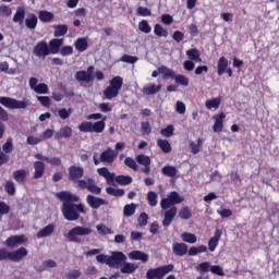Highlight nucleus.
I'll use <instances>...</instances> for the list:
<instances>
[{
  "mask_svg": "<svg viewBox=\"0 0 279 279\" xmlns=\"http://www.w3.org/2000/svg\"><path fill=\"white\" fill-rule=\"evenodd\" d=\"M57 197L63 202L62 215L66 221H77L80 213H84L83 204H73L80 202V196L71 194V192H60Z\"/></svg>",
  "mask_w": 279,
  "mask_h": 279,
  "instance_id": "1",
  "label": "nucleus"
},
{
  "mask_svg": "<svg viewBox=\"0 0 279 279\" xmlns=\"http://www.w3.org/2000/svg\"><path fill=\"white\" fill-rule=\"evenodd\" d=\"M83 177H84V168L80 166H71L69 168V180H72L73 182L78 180L77 186H80V189H87L89 193H94L95 195H100L101 187L95 184V180L93 178H85L83 180H80Z\"/></svg>",
  "mask_w": 279,
  "mask_h": 279,
  "instance_id": "2",
  "label": "nucleus"
},
{
  "mask_svg": "<svg viewBox=\"0 0 279 279\" xmlns=\"http://www.w3.org/2000/svg\"><path fill=\"white\" fill-rule=\"evenodd\" d=\"M97 173L105 178L107 184L110 186H114V180L121 186H125L128 184H132V177L130 175H118L114 178V173L108 171V168H98Z\"/></svg>",
  "mask_w": 279,
  "mask_h": 279,
  "instance_id": "3",
  "label": "nucleus"
},
{
  "mask_svg": "<svg viewBox=\"0 0 279 279\" xmlns=\"http://www.w3.org/2000/svg\"><path fill=\"white\" fill-rule=\"evenodd\" d=\"M123 88V77L114 76L110 82L109 86L104 90L106 99H114L119 97V90Z\"/></svg>",
  "mask_w": 279,
  "mask_h": 279,
  "instance_id": "4",
  "label": "nucleus"
},
{
  "mask_svg": "<svg viewBox=\"0 0 279 279\" xmlns=\"http://www.w3.org/2000/svg\"><path fill=\"white\" fill-rule=\"evenodd\" d=\"M88 234H93V229L77 226L72 228L68 234H65V238L71 243H82L80 236H88Z\"/></svg>",
  "mask_w": 279,
  "mask_h": 279,
  "instance_id": "5",
  "label": "nucleus"
},
{
  "mask_svg": "<svg viewBox=\"0 0 279 279\" xmlns=\"http://www.w3.org/2000/svg\"><path fill=\"white\" fill-rule=\"evenodd\" d=\"M106 118H104L100 121H97L95 123L93 122H82L78 125L80 132H87V133H93L95 132L96 134H101L104 130H106Z\"/></svg>",
  "mask_w": 279,
  "mask_h": 279,
  "instance_id": "6",
  "label": "nucleus"
},
{
  "mask_svg": "<svg viewBox=\"0 0 279 279\" xmlns=\"http://www.w3.org/2000/svg\"><path fill=\"white\" fill-rule=\"evenodd\" d=\"M184 198L180 195V193L173 191L167 194V197L161 198L160 208L162 210H167L171 208V206H175V204H182Z\"/></svg>",
  "mask_w": 279,
  "mask_h": 279,
  "instance_id": "7",
  "label": "nucleus"
},
{
  "mask_svg": "<svg viewBox=\"0 0 279 279\" xmlns=\"http://www.w3.org/2000/svg\"><path fill=\"white\" fill-rule=\"evenodd\" d=\"M0 104L9 110H25L29 106L27 100H16L11 97H0Z\"/></svg>",
  "mask_w": 279,
  "mask_h": 279,
  "instance_id": "8",
  "label": "nucleus"
},
{
  "mask_svg": "<svg viewBox=\"0 0 279 279\" xmlns=\"http://www.w3.org/2000/svg\"><path fill=\"white\" fill-rule=\"evenodd\" d=\"M174 269L173 264H169L166 266H160L158 268H154V269H149L146 272V278L147 279H162L165 278V276H167V274H171V271Z\"/></svg>",
  "mask_w": 279,
  "mask_h": 279,
  "instance_id": "9",
  "label": "nucleus"
},
{
  "mask_svg": "<svg viewBox=\"0 0 279 279\" xmlns=\"http://www.w3.org/2000/svg\"><path fill=\"white\" fill-rule=\"evenodd\" d=\"M125 260H128V256L123 252H111L108 260V267H111V269H119V267H121Z\"/></svg>",
  "mask_w": 279,
  "mask_h": 279,
  "instance_id": "10",
  "label": "nucleus"
},
{
  "mask_svg": "<svg viewBox=\"0 0 279 279\" xmlns=\"http://www.w3.org/2000/svg\"><path fill=\"white\" fill-rule=\"evenodd\" d=\"M28 84L29 88L37 95H49V86L45 83L38 84V78L31 77Z\"/></svg>",
  "mask_w": 279,
  "mask_h": 279,
  "instance_id": "11",
  "label": "nucleus"
},
{
  "mask_svg": "<svg viewBox=\"0 0 279 279\" xmlns=\"http://www.w3.org/2000/svg\"><path fill=\"white\" fill-rule=\"evenodd\" d=\"M33 53L36 58H47V56H51L49 52V44L45 40L37 43L33 48Z\"/></svg>",
  "mask_w": 279,
  "mask_h": 279,
  "instance_id": "12",
  "label": "nucleus"
},
{
  "mask_svg": "<svg viewBox=\"0 0 279 279\" xmlns=\"http://www.w3.org/2000/svg\"><path fill=\"white\" fill-rule=\"evenodd\" d=\"M25 243H27V236L12 235L5 240L4 245L14 250V247H19V245H25Z\"/></svg>",
  "mask_w": 279,
  "mask_h": 279,
  "instance_id": "13",
  "label": "nucleus"
},
{
  "mask_svg": "<svg viewBox=\"0 0 279 279\" xmlns=\"http://www.w3.org/2000/svg\"><path fill=\"white\" fill-rule=\"evenodd\" d=\"M163 220H162V226L163 228H169L171 226V222L173 219H175V215H178V207L172 206L170 209H163Z\"/></svg>",
  "mask_w": 279,
  "mask_h": 279,
  "instance_id": "14",
  "label": "nucleus"
},
{
  "mask_svg": "<svg viewBox=\"0 0 279 279\" xmlns=\"http://www.w3.org/2000/svg\"><path fill=\"white\" fill-rule=\"evenodd\" d=\"M64 45V38H54L51 39L48 44V51L50 56H56V53H60V47Z\"/></svg>",
  "mask_w": 279,
  "mask_h": 279,
  "instance_id": "15",
  "label": "nucleus"
},
{
  "mask_svg": "<svg viewBox=\"0 0 279 279\" xmlns=\"http://www.w3.org/2000/svg\"><path fill=\"white\" fill-rule=\"evenodd\" d=\"M25 256H27V248L25 247L9 252V260H12L13 263H21Z\"/></svg>",
  "mask_w": 279,
  "mask_h": 279,
  "instance_id": "16",
  "label": "nucleus"
},
{
  "mask_svg": "<svg viewBox=\"0 0 279 279\" xmlns=\"http://www.w3.org/2000/svg\"><path fill=\"white\" fill-rule=\"evenodd\" d=\"M117 156H119V153H117V150H113L112 148H107L100 154V160L101 162H114Z\"/></svg>",
  "mask_w": 279,
  "mask_h": 279,
  "instance_id": "17",
  "label": "nucleus"
},
{
  "mask_svg": "<svg viewBox=\"0 0 279 279\" xmlns=\"http://www.w3.org/2000/svg\"><path fill=\"white\" fill-rule=\"evenodd\" d=\"M221 230L216 229L214 236L208 241L209 252H215V250H217V246L219 245V241L221 239Z\"/></svg>",
  "mask_w": 279,
  "mask_h": 279,
  "instance_id": "18",
  "label": "nucleus"
},
{
  "mask_svg": "<svg viewBox=\"0 0 279 279\" xmlns=\"http://www.w3.org/2000/svg\"><path fill=\"white\" fill-rule=\"evenodd\" d=\"M73 136V129L71 126L65 125L61 128L56 134L54 138L60 141L61 138H71Z\"/></svg>",
  "mask_w": 279,
  "mask_h": 279,
  "instance_id": "19",
  "label": "nucleus"
},
{
  "mask_svg": "<svg viewBox=\"0 0 279 279\" xmlns=\"http://www.w3.org/2000/svg\"><path fill=\"white\" fill-rule=\"evenodd\" d=\"M87 204L90 206V208L97 209L99 206H104L108 204L104 198L96 197L94 195H87Z\"/></svg>",
  "mask_w": 279,
  "mask_h": 279,
  "instance_id": "20",
  "label": "nucleus"
},
{
  "mask_svg": "<svg viewBox=\"0 0 279 279\" xmlns=\"http://www.w3.org/2000/svg\"><path fill=\"white\" fill-rule=\"evenodd\" d=\"M215 123L213 126L214 132H222L223 130V119H226V113L220 112L213 117Z\"/></svg>",
  "mask_w": 279,
  "mask_h": 279,
  "instance_id": "21",
  "label": "nucleus"
},
{
  "mask_svg": "<svg viewBox=\"0 0 279 279\" xmlns=\"http://www.w3.org/2000/svg\"><path fill=\"white\" fill-rule=\"evenodd\" d=\"M172 251L175 256H186L189 254V245L186 243H174L172 244Z\"/></svg>",
  "mask_w": 279,
  "mask_h": 279,
  "instance_id": "22",
  "label": "nucleus"
},
{
  "mask_svg": "<svg viewBox=\"0 0 279 279\" xmlns=\"http://www.w3.org/2000/svg\"><path fill=\"white\" fill-rule=\"evenodd\" d=\"M130 260H141L143 263H147L149 260V255L145 252L133 251L129 253Z\"/></svg>",
  "mask_w": 279,
  "mask_h": 279,
  "instance_id": "23",
  "label": "nucleus"
},
{
  "mask_svg": "<svg viewBox=\"0 0 279 279\" xmlns=\"http://www.w3.org/2000/svg\"><path fill=\"white\" fill-rule=\"evenodd\" d=\"M161 88H162L161 84L156 85V84L149 83L143 87L142 93L144 95H156V93H160Z\"/></svg>",
  "mask_w": 279,
  "mask_h": 279,
  "instance_id": "24",
  "label": "nucleus"
},
{
  "mask_svg": "<svg viewBox=\"0 0 279 279\" xmlns=\"http://www.w3.org/2000/svg\"><path fill=\"white\" fill-rule=\"evenodd\" d=\"M33 167L35 169L34 179H40L45 174V163L43 161H35Z\"/></svg>",
  "mask_w": 279,
  "mask_h": 279,
  "instance_id": "25",
  "label": "nucleus"
},
{
  "mask_svg": "<svg viewBox=\"0 0 279 279\" xmlns=\"http://www.w3.org/2000/svg\"><path fill=\"white\" fill-rule=\"evenodd\" d=\"M120 267L121 274H134L138 269V264L124 262Z\"/></svg>",
  "mask_w": 279,
  "mask_h": 279,
  "instance_id": "26",
  "label": "nucleus"
},
{
  "mask_svg": "<svg viewBox=\"0 0 279 279\" xmlns=\"http://www.w3.org/2000/svg\"><path fill=\"white\" fill-rule=\"evenodd\" d=\"M25 20V7H17L15 14L13 16V23H19L23 25V21Z\"/></svg>",
  "mask_w": 279,
  "mask_h": 279,
  "instance_id": "27",
  "label": "nucleus"
},
{
  "mask_svg": "<svg viewBox=\"0 0 279 279\" xmlns=\"http://www.w3.org/2000/svg\"><path fill=\"white\" fill-rule=\"evenodd\" d=\"M186 56L192 62H202V53L199 50H197V48L186 50Z\"/></svg>",
  "mask_w": 279,
  "mask_h": 279,
  "instance_id": "28",
  "label": "nucleus"
},
{
  "mask_svg": "<svg viewBox=\"0 0 279 279\" xmlns=\"http://www.w3.org/2000/svg\"><path fill=\"white\" fill-rule=\"evenodd\" d=\"M53 230H56L54 225H48L44 227L38 233L37 239H45L46 236H51L53 234Z\"/></svg>",
  "mask_w": 279,
  "mask_h": 279,
  "instance_id": "29",
  "label": "nucleus"
},
{
  "mask_svg": "<svg viewBox=\"0 0 279 279\" xmlns=\"http://www.w3.org/2000/svg\"><path fill=\"white\" fill-rule=\"evenodd\" d=\"M74 47L76 51H80L82 53L86 51V49H88V40H86V38H77L74 41Z\"/></svg>",
  "mask_w": 279,
  "mask_h": 279,
  "instance_id": "30",
  "label": "nucleus"
},
{
  "mask_svg": "<svg viewBox=\"0 0 279 279\" xmlns=\"http://www.w3.org/2000/svg\"><path fill=\"white\" fill-rule=\"evenodd\" d=\"M158 72L160 75L163 76V80H169V77L171 80H173L174 75H175V71H173L172 69H169L165 65L158 68Z\"/></svg>",
  "mask_w": 279,
  "mask_h": 279,
  "instance_id": "31",
  "label": "nucleus"
},
{
  "mask_svg": "<svg viewBox=\"0 0 279 279\" xmlns=\"http://www.w3.org/2000/svg\"><path fill=\"white\" fill-rule=\"evenodd\" d=\"M228 69V59L226 57H220L217 63L218 75H223Z\"/></svg>",
  "mask_w": 279,
  "mask_h": 279,
  "instance_id": "32",
  "label": "nucleus"
},
{
  "mask_svg": "<svg viewBox=\"0 0 279 279\" xmlns=\"http://www.w3.org/2000/svg\"><path fill=\"white\" fill-rule=\"evenodd\" d=\"M75 78L77 82H86V84L93 82V76H90L86 71H77Z\"/></svg>",
  "mask_w": 279,
  "mask_h": 279,
  "instance_id": "33",
  "label": "nucleus"
},
{
  "mask_svg": "<svg viewBox=\"0 0 279 279\" xmlns=\"http://www.w3.org/2000/svg\"><path fill=\"white\" fill-rule=\"evenodd\" d=\"M38 25V17L35 14H29L25 19L27 29H34Z\"/></svg>",
  "mask_w": 279,
  "mask_h": 279,
  "instance_id": "34",
  "label": "nucleus"
},
{
  "mask_svg": "<svg viewBox=\"0 0 279 279\" xmlns=\"http://www.w3.org/2000/svg\"><path fill=\"white\" fill-rule=\"evenodd\" d=\"M13 178L15 181L19 182V184H23L25 182V179L27 178V170L20 169L13 172Z\"/></svg>",
  "mask_w": 279,
  "mask_h": 279,
  "instance_id": "35",
  "label": "nucleus"
},
{
  "mask_svg": "<svg viewBox=\"0 0 279 279\" xmlns=\"http://www.w3.org/2000/svg\"><path fill=\"white\" fill-rule=\"evenodd\" d=\"M154 34L155 36H158V38H167V36H169V31L162 27V25L156 24L154 26Z\"/></svg>",
  "mask_w": 279,
  "mask_h": 279,
  "instance_id": "36",
  "label": "nucleus"
},
{
  "mask_svg": "<svg viewBox=\"0 0 279 279\" xmlns=\"http://www.w3.org/2000/svg\"><path fill=\"white\" fill-rule=\"evenodd\" d=\"M219 106H221V98L216 97L209 100H206L205 102V108H207V110H217V108H219Z\"/></svg>",
  "mask_w": 279,
  "mask_h": 279,
  "instance_id": "37",
  "label": "nucleus"
},
{
  "mask_svg": "<svg viewBox=\"0 0 279 279\" xmlns=\"http://www.w3.org/2000/svg\"><path fill=\"white\" fill-rule=\"evenodd\" d=\"M157 145L163 154H171V143L168 140H157Z\"/></svg>",
  "mask_w": 279,
  "mask_h": 279,
  "instance_id": "38",
  "label": "nucleus"
},
{
  "mask_svg": "<svg viewBox=\"0 0 279 279\" xmlns=\"http://www.w3.org/2000/svg\"><path fill=\"white\" fill-rule=\"evenodd\" d=\"M161 173L163 175H167L168 178H175V175L178 173V169H175V167H173V166H165L161 169Z\"/></svg>",
  "mask_w": 279,
  "mask_h": 279,
  "instance_id": "39",
  "label": "nucleus"
},
{
  "mask_svg": "<svg viewBox=\"0 0 279 279\" xmlns=\"http://www.w3.org/2000/svg\"><path fill=\"white\" fill-rule=\"evenodd\" d=\"M53 29H54L53 34H54L56 38H58L60 36H65L66 32H69V27L64 24L54 25Z\"/></svg>",
  "mask_w": 279,
  "mask_h": 279,
  "instance_id": "40",
  "label": "nucleus"
},
{
  "mask_svg": "<svg viewBox=\"0 0 279 279\" xmlns=\"http://www.w3.org/2000/svg\"><path fill=\"white\" fill-rule=\"evenodd\" d=\"M181 239L182 241H184V243H190V244L197 243V235L190 232L182 233Z\"/></svg>",
  "mask_w": 279,
  "mask_h": 279,
  "instance_id": "41",
  "label": "nucleus"
},
{
  "mask_svg": "<svg viewBox=\"0 0 279 279\" xmlns=\"http://www.w3.org/2000/svg\"><path fill=\"white\" fill-rule=\"evenodd\" d=\"M208 250L206 245L192 246L189 250V256H197V254H204Z\"/></svg>",
  "mask_w": 279,
  "mask_h": 279,
  "instance_id": "42",
  "label": "nucleus"
},
{
  "mask_svg": "<svg viewBox=\"0 0 279 279\" xmlns=\"http://www.w3.org/2000/svg\"><path fill=\"white\" fill-rule=\"evenodd\" d=\"M147 202L151 207L158 206V194L154 191L147 193Z\"/></svg>",
  "mask_w": 279,
  "mask_h": 279,
  "instance_id": "43",
  "label": "nucleus"
},
{
  "mask_svg": "<svg viewBox=\"0 0 279 279\" xmlns=\"http://www.w3.org/2000/svg\"><path fill=\"white\" fill-rule=\"evenodd\" d=\"M106 193H108V195H113V197H123L125 195L124 190L114 187H107Z\"/></svg>",
  "mask_w": 279,
  "mask_h": 279,
  "instance_id": "44",
  "label": "nucleus"
},
{
  "mask_svg": "<svg viewBox=\"0 0 279 279\" xmlns=\"http://www.w3.org/2000/svg\"><path fill=\"white\" fill-rule=\"evenodd\" d=\"M39 20L41 21V23H50V21H53V13L48 11H40Z\"/></svg>",
  "mask_w": 279,
  "mask_h": 279,
  "instance_id": "45",
  "label": "nucleus"
},
{
  "mask_svg": "<svg viewBox=\"0 0 279 279\" xmlns=\"http://www.w3.org/2000/svg\"><path fill=\"white\" fill-rule=\"evenodd\" d=\"M172 80H174L177 84H180V86H189V78L183 74H174Z\"/></svg>",
  "mask_w": 279,
  "mask_h": 279,
  "instance_id": "46",
  "label": "nucleus"
},
{
  "mask_svg": "<svg viewBox=\"0 0 279 279\" xmlns=\"http://www.w3.org/2000/svg\"><path fill=\"white\" fill-rule=\"evenodd\" d=\"M136 213V205L134 203L125 205L123 208L124 217H132Z\"/></svg>",
  "mask_w": 279,
  "mask_h": 279,
  "instance_id": "47",
  "label": "nucleus"
},
{
  "mask_svg": "<svg viewBox=\"0 0 279 279\" xmlns=\"http://www.w3.org/2000/svg\"><path fill=\"white\" fill-rule=\"evenodd\" d=\"M136 161L143 167H149V165H151V159L147 155H138Z\"/></svg>",
  "mask_w": 279,
  "mask_h": 279,
  "instance_id": "48",
  "label": "nucleus"
},
{
  "mask_svg": "<svg viewBox=\"0 0 279 279\" xmlns=\"http://www.w3.org/2000/svg\"><path fill=\"white\" fill-rule=\"evenodd\" d=\"M138 29L144 34H149L151 32V26L149 25V22H147V20H142L138 23Z\"/></svg>",
  "mask_w": 279,
  "mask_h": 279,
  "instance_id": "49",
  "label": "nucleus"
},
{
  "mask_svg": "<svg viewBox=\"0 0 279 279\" xmlns=\"http://www.w3.org/2000/svg\"><path fill=\"white\" fill-rule=\"evenodd\" d=\"M203 144H204V141H202V138H198L196 144L195 142L191 141L190 147H191L192 154H199V149L202 148Z\"/></svg>",
  "mask_w": 279,
  "mask_h": 279,
  "instance_id": "50",
  "label": "nucleus"
},
{
  "mask_svg": "<svg viewBox=\"0 0 279 279\" xmlns=\"http://www.w3.org/2000/svg\"><path fill=\"white\" fill-rule=\"evenodd\" d=\"M96 230L98 234H102V235L114 234V231H112V229L108 228L106 225H97Z\"/></svg>",
  "mask_w": 279,
  "mask_h": 279,
  "instance_id": "51",
  "label": "nucleus"
},
{
  "mask_svg": "<svg viewBox=\"0 0 279 279\" xmlns=\"http://www.w3.org/2000/svg\"><path fill=\"white\" fill-rule=\"evenodd\" d=\"M2 149L5 154H12L14 149V144L12 137H9L7 142L3 144Z\"/></svg>",
  "mask_w": 279,
  "mask_h": 279,
  "instance_id": "52",
  "label": "nucleus"
},
{
  "mask_svg": "<svg viewBox=\"0 0 279 279\" xmlns=\"http://www.w3.org/2000/svg\"><path fill=\"white\" fill-rule=\"evenodd\" d=\"M180 219H191L193 217V214L191 213V209L189 207H183L179 211Z\"/></svg>",
  "mask_w": 279,
  "mask_h": 279,
  "instance_id": "53",
  "label": "nucleus"
},
{
  "mask_svg": "<svg viewBox=\"0 0 279 279\" xmlns=\"http://www.w3.org/2000/svg\"><path fill=\"white\" fill-rule=\"evenodd\" d=\"M58 114L60 117V119L66 120L69 119V117H71V114H73V109H66V108H62L58 110Z\"/></svg>",
  "mask_w": 279,
  "mask_h": 279,
  "instance_id": "54",
  "label": "nucleus"
},
{
  "mask_svg": "<svg viewBox=\"0 0 279 279\" xmlns=\"http://www.w3.org/2000/svg\"><path fill=\"white\" fill-rule=\"evenodd\" d=\"M120 60H121V62H126L128 64H136V62H138V57L124 54L121 57Z\"/></svg>",
  "mask_w": 279,
  "mask_h": 279,
  "instance_id": "55",
  "label": "nucleus"
},
{
  "mask_svg": "<svg viewBox=\"0 0 279 279\" xmlns=\"http://www.w3.org/2000/svg\"><path fill=\"white\" fill-rule=\"evenodd\" d=\"M53 267H58V264L56 263V260L53 259H47L43 263L41 268L39 269V271H45V269H52Z\"/></svg>",
  "mask_w": 279,
  "mask_h": 279,
  "instance_id": "56",
  "label": "nucleus"
},
{
  "mask_svg": "<svg viewBox=\"0 0 279 279\" xmlns=\"http://www.w3.org/2000/svg\"><path fill=\"white\" fill-rule=\"evenodd\" d=\"M210 267H213V266L210 265V263L204 262V263H201V264L196 267V270H197V271H202L203 274H206V272L210 271Z\"/></svg>",
  "mask_w": 279,
  "mask_h": 279,
  "instance_id": "57",
  "label": "nucleus"
},
{
  "mask_svg": "<svg viewBox=\"0 0 279 279\" xmlns=\"http://www.w3.org/2000/svg\"><path fill=\"white\" fill-rule=\"evenodd\" d=\"M0 16H12V9L5 4L0 5Z\"/></svg>",
  "mask_w": 279,
  "mask_h": 279,
  "instance_id": "58",
  "label": "nucleus"
},
{
  "mask_svg": "<svg viewBox=\"0 0 279 279\" xmlns=\"http://www.w3.org/2000/svg\"><path fill=\"white\" fill-rule=\"evenodd\" d=\"M59 51L63 57L73 56V46H63Z\"/></svg>",
  "mask_w": 279,
  "mask_h": 279,
  "instance_id": "59",
  "label": "nucleus"
},
{
  "mask_svg": "<svg viewBox=\"0 0 279 279\" xmlns=\"http://www.w3.org/2000/svg\"><path fill=\"white\" fill-rule=\"evenodd\" d=\"M210 271H211V274H215V276H226L223 268L219 265L211 266Z\"/></svg>",
  "mask_w": 279,
  "mask_h": 279,
  "instance_id": "60",
  "label": "nucleus"
},
{
  "mask_svg": "<svg viewBox=\"0 0 279 279\" xmlns=\"http://www.w3.org/2000/svg\"><path fill=\"white\" fill-rule=\"evenodd\" d=\"M217 214L220 215L222 219H228V217H232L231 209L220 208V209H217Z\"/></svg>",
  "mask_w": 279,
  "mask_h": 279,
  "instance_id": "61",
  "label": "nucleus"
},
{
  "mask_svg": "<svg viewBox=\"0 0 279 279\" xmlns=\"http://www.w3.org/2000/svg\"><path fill=\"white\" fill-rule=\"evenodd\" d=\"M136 12L140 16H151V10L144 7H138Z\"/></svg>",
  "mask_w": 279,
  "mask_h": 279,
  "instance_id": "62",
  "label": "nucleus"
},
{
  "mask_svg": "<svg viewBox=\"0 0 279 279\" xmlns=\"http://www.w3.org/2000/svg\"><path fill=\"white\" fill-rule=\"evenodd\" d=\"M173 125H168L166 129L161 130V134L166 137L169 138L171 136H173Z\"/></svg>",
  "mask_w": 279,
  "mask_h": 279,
  "instance_id": "63",
  "label": "nucleus"
},
{
  "mask_svg": "<svg viewBox=\"0 0 279 279\" xmlns=\"http://www.w3.org/2000/svg\"><path fill=\"white\" fill-rule=\"evenodd\" d=\"M80 276H82V272L77 269H74V270H70L65 275V278H68V279H77V278H80Z\"/></svg>",
  "mask_w": 279,
  "mask_h": 279,
  "instance_id": "64",
  "label": "nucleus"
}]
</instances>
